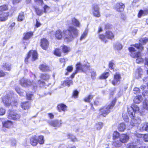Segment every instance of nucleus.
Masks as SVG:
<instances>
[{"instance_id": "nucleus-10", "label": "nucleus", "mask_w": 148, "mask_h": 148, "mask_svg": "<svg viewBox=\"0 0 148 148\" xmlns=\"http://www.w3.org/2000/svg\"><path fill=\"white\" fill-rule=\"evenodd\" d=\"M32 56V60H36L38 58V53L35 51L31 50L29 52L27 57L25 59V62L27 63L28 62V60Z\"/></svg>"}, {"instance_id": "nucleus-32", "label": "nucleus", "mask_w": 148, "mask_h": 148, "mask_svg": "<svg viewBox=\"0 0 148 148\" xmlns=\"http://www.w3.org/2000/svg\"><path fill=\"white\" fill-rule=\"evenodd\" d=\"M24 12H21L18 16V21H22L24 19Z\"/></svg>"}, {"instance_id": "nucleus-27", "label": "nucleus", "mask_w": 148, "mask_h": 148, "mask_svg": "<svg viewBox=\"0 0 148 148\" xmlns=\"http://www.w3.org/2000/svg\"><path fill=\"white\" fill-rule=\"evenodd\" d=\"M55 36L58 40L61 39L62 38V32L60 30H58L56 32Z\"/></svg>"}, {"instance_id": "nucleus-38", "label": "nucleus", "mask_w": 148, "mask_h": 148, "mask_svg": "<svg viewBox=\"0 0 148 148\" xmlns=\"http://www.w3.org/2000/svg\"><path fill=\"white\" fill-rule=\"evenodd\" d=\"M122 45L119 42L116 43L114 46L115 49L117 50H121L122 49Z\"/></svg>"}, {"instance_id": "nucleus-7", "label": "nucleus", "mask_w": 148, "mask_h": 148, "mask_svg": "<svg viewBox=\"0 0 148 148\" xmlns=\"http://www.w3.org/2000/svg\"><path fill=\"white\" fill-rule=\"evenodd\" d=\"M2 101L5 106H8L10 105L16 106L17 104V103L16 101L11 102L10 97L8 95H7L5 97H4L2 98Z\"/></svg>"}, {"instance_id": "nucleus-13", "label": "nucleus", "mask_w": 148, "mask_h": 148, "mask_svg": "<svg viewBox=\"0 0 148 148\" xmlns=\"http://www.w3.org/2000/svg\"><path fill=\"white\" fill-rule=\"evenodd\" d=\"M121 78L120 74L116 73L114 75V79L112 82V84L114 85L119 84L120 82Z\"/></svg>"}, {"instance_id": "nucleus-33", "label": "nucleus", "mask_w": 148, "mask_h": 148, "mask_svg": "<svg viewBox=\"0 0 148 148\" xmlns=\"http://www.w3.org/2000/svg\"><path fill=\"white\" fill-rule=\"evenodd\" d=\"M148 14V10L143 11L141 10L140 11L138 15L139 18H140L142 16Z\"/></svg>"}, {"instance_id": "nucleus-57", "label": "nucleus", "mask_w": 148, "mask_h": 148, "mask_svg": "<svg viewBox=\"0 0 148 148\" xmlns=\"http://www.w3.org/2000/svg\"><path fill=\"white\" fill-rule=\"evenodd\" d=\"M49 9V7L47 6L46 5H45L44 7V11L43 12L45 13H46L47 12V11Z\"/></svg>"}, {"instance_id": "nucleus-1", "label": "nucleus", "mask_w": 148, "mask_h": 148, "mask_svg": "<svg viewBox=\"0 0 148 148\" xmlns=\"http://www.w3.org/2000/svg\"><path fill=\"white\" fill-rule=\"evenodd\" d=\"M63 35L64 40L69 42L78 36V31L76 27L70 26L68 29L63 31Z\"/></svg>"}, {"instance_id": "nucleus-31", "label": "nucleus", "mask_w": 148, "mask_h": 148, "mask_svg": "<svg viewBox=\"0 0 148 148\" xmlns=\"http://www.w3.org/2000/svg\"><path fill=\"white\" fill-rule=\"evenodd\" d=\"M106 36L108 39H111L113 38L114 36L113 33L109 31L106 32Z\"/></svg>"}, {"instance_id": "nucleus-46", "label": "nucleus", "mask_w": 148, "mask_h": 148, "mask_svg": "<svg viewBox=\"0 0 148 148\" xmlns=\"http://www.w3.org/2000/svg\"><path fill=\"white\" fill-rule=\"evenodd\" d=\"M109 76V73L106 72L102 74L100 76L101 79H106Z\"/></svg>"}, {"instance_id": "nucleus-25", "label": "nucleus", "mask_w": 148, "mask_h": 148, "mask_svg": "<svg viewBox=\"0 0 148 148\" xmlns=\"http://www.w3.org/2000/svg\"><path fill=\"white\" fill-rule=\"evenodd\" d=\"M72 24L74 26L79 27L80 25V24L79 21L75 18H73L72 19Z\"/></svg>"}, {"instance_id": "nucleus-29", "label": "nucleus", "mask_w": 148, "mask_h": 148, "mask_svg": "<svg viewBox=\"0 0 148 148\" xmlns=\"http://www.w3.org/2000/svg\"><path fill=\"white\" fill-rule=\"evenodd\" d=\"M126 128V125L124 123H121L119 125L118 129L119 131H124Z\"/></svg>"}, {"instance_id": "nucleus-22", "label": "nucleus", "mask_w": 148, "mask_h": 148, "mask_svg": "<svg viewBox=\"0 0 148 148\" xmlns=\"http://www.w3.org/2000/svg\"><path fill=\"white\" fill-rule=\"evenodd\" d=\"M30 141L31 144L33 146L36 145L38 142L37 140V137L36 136L31 138Z\"/></svg>"}, {"instance_id": "nucleus-64", "label": "nucleus", "mask_w": 148, "mask_h": 148, "mask_svg": "<svg viewBox=\"0 0 148 148\" xmlns=\"http://www.w3.org/2000/svg\"><path fill=\"white\" fill-rule=\"evenodd\" d=\"M135 135L136 137H137L138 138H140L142 137L143 136V135L141 134H137V133L135 134Z\"/></svg>"}, {"instance_id": "nucleus-62", "label": "nucleus", "mask_w": 148, "mask_h": 148, "mask_svg": "<svg viewBox=\"0 0 148 148\" xmlns=\"http://www.w3.org/2000/svg\"><path fill=\"white\" fill-rule=\"evenodd\" d=\"M21 0H12V3L13 4H17L20 2Z\"/></svg>"}, {"instance_id": "nucleus-19", "label": "nucleus", "mask_w": 148, "mask_h": 148, "mask_svg": "<svg viewBox=\"0 0 148 148\" xmlns=\"http://www.w3.org/2000/svg\"><path fill=\"white\" fill-rule=\"evenodd\" d=\"M12 122L10 121H7L3 123V128H9L12 125Z\"/></svg>"}, {"instance_id": "nucleus-24", "label": "nucleus", "mask_w": 148, "mask_h": 148, "mask_svg": "<svg viewBox=\"0 0 148 148\" xmlns=\"http://www.w3.org/2000/svg\"><path fill=\"white\" fill-rule=\"evenodd\" d=\"M58 108L59 111H60L61 110L64 111L66 110L67 107L65 104L61 103L58 105Z\"/></svg>"}, {"instance_id": "nucleus-30", "label": "nucleus", "mask_w": 148, "mask_h": 148, "mask_svg": "<svg viewBox=\"0 0 148 148\" xmlns=\"http://www.w3.org/2000/svg\"><path fill=\"white\" fill-rule=\"evenodd\" d=\"M142 97L141 96L139 95L136 97L134 99V102L136 103H139L141 101Z\"/></svg>"}, {"instance_id": "nucleus-37", "label": "nucleus", "mask_w": 148, "mask_h": 148, "mask_svg": "<svg viewBox=\"0 0 148 148\" xmlns=\"http://www.w3.org/2000/svg\"><path fill=\"white\" fill-rule=\"evenodd\" d=\"M35 9L36 14L38 15H41L44 12L42 10H40L39 8H35Z\"/></svg>"}, {"instance_id": "nucleus-54", "label": "nucleus", "mask_w": 148, "mask_h": 148, "mask_svg": "<svg viewBox=\"0 0 148 148\" xmlns=\"http://www.w3.org/2000/svg\"><path fill=\"white\" fill-rule=\"evenodd\" d=\"M140 90L139 88L136 87L134 89V92L136 94H138L140 92Z\"/></svg>"}, {"instance_id": "nucleus-16", "label": "nucleus", "mask_w": 148, "mask_h": 148, "mask_svg": "<svg viewBox=\"0 0 148 148\" xmlns=\"http://www.w3.org/2000/svg\"><path fill=\"white\" fill-rule=\"evenodd\" d=\"M125 7V5L123 3L120 2L116 4V10L117 11L121 12L123 11Z\"/></svg>"}, {"instance_id": "nucleus-60", "label": "nucleus", "mask_w": 148, "mask_h": 148, "mask_svg": "<svg viewBox=\"0 0 148 148\" xmlns=\"http://www.w3.org/2000/svg\"><path fill=\"white\" fill-rule=\"evenodd\" d=\"M38 83L40 85V86H44L45 82L43 81H42L41 80H39L38 81Z\"/></svg>"}, {"instance_id": "nucleus-41", "label": "nucleus", "mask_w": 148, "mask_h": 148, "mask_svg": "<svg viewBox=\"0 0 148 148\" xmlns=\"http://www.w3.org/2000/svg\"><path fill=\"white\" fill-rule=\"evenodd\" d=\"M93 97L92 95H90L88 97L85 98L84 101L86 102H90V100L92 99Z\"/></svg>"}, {"instance_id": "nucleus-11", "label": "nucleus", "mask_w": 148, "mask_h": 148, "mask_svg": "<svg viewBox=\"0 0 148 148\" xmlns=\"http://www.w3.org/2000/svg\"><path fill=\"white\" fill-rule=\"evenodd\" d=\"M92 12L93 15L95 17H99L100 15L99 12V8L98 5L96 4H94L92 7Z\"/></svg>"}, {"instance_id": "nucleus-58", "label": "nucleus", "mask_w": 148, "mask_h": 148, "mask_svg": "<svg viewBox=\"0 0 148 148\" xmlns=\"http://www.w3.org/2000/svg\"><path fill=\"white\" fill-rule=\"evenodd\" d=\"M123 117L124 120L126 122L128 121V117L127 115L125 114L123 115Z\"/></svg>"}, {"instance_id": "nucleus-35", "label": "nucleus", "mask_w": 148, "mask_h": 148, "mask_svg": "<svg viewBox=\"0 0 148 148\" xmlns=\"http://www.w3.org/2000/svg\"><path fill=\"white\" fill-rule=\"evenodd\" d=\"M88 32V30L86 29L85 30L81 36L80 38V40L82 41V40L85 38L87 36Z\"/></svg>"}, {"instance_id": "nucleus-14", "label": "nucleus", "mask_w": 148, "mask_h": 148, "mask_svg": "<svg viewBox=\"0 0 148 148\" xmlns=\"http://www.w3.org/2000/svg\"><path fill=\"white\" fill-rule=\"evenodd\" d=\"M49 45L48 42L47 40L43 38L41 40V46L44 49H46Z\"/></svg>"}, {"instance_id": "nucleus-2", "label": "nucleus", "mask_w": 148, "mask_h": 148, "mask_svg": "<svg viewBox=\"0 0 148 148\" xmlns=\"http://www.w3.org/2000/svg\"><path fill=\"white\" fill-rule=\"evenodd\" d=\"M139 108L136 105H133L132 106L128 108V112L130 117L131 118L132 120L130 122V124L132 126H138V124L141 122V120L139 118H134L135 112H138Z\"/></svg>"}, {"instance_id": "nucleus-61", "label": "nucleus", "mask_w": 148, "mask_h": 148, "mask_svg": "<svg viewBox=\"0 0 148 148\" xmlns=\"http://www.w3.org/2000/svg\"><path fill=\"white\" fill-rule=\"evenodd\" d=\"M143 95L145 97L146 96H148V91L147 90L144 91L143 92Z\"/></svg>"}, {"instance_id": "nucleus-6", "label": "nucleus", "mask_w": 148, "mask_h": 148, "mask_svg": "<svg viewBox=\"0 0 148 148\" xmlns=\"http://www.w3.org/2000/svg\"><path fill=\"white\" fill-rule=\"evenodd\" d=\"M87 69L86 65L82 64L80 63H78L76 65V70L71 76V78H74L75 74L78 72H85Z\"/></svg>"}, {"instance_id": "nucleus-36", "label": "nucleus", "mask_w": 148, "mask_h": 148, "mask_svg": "<svg viewBox=\"0 0 148 148\" xmlns=\"http://www.w3.org/2000/svg\"><path fill=\"white\" fill-rule=\"evenodd\" d=\"M62 50L64 53H67L70 51V49L65 45H63L62 47Z\"/></svg>"}, {"instance_id": "nucleus-20", "label": "nucleus", "mask_w": 148, "mask_h": 148, "mask_svg": "<svg viewBox=\"0 0 148 148\" xmlns=\"http://www.w3.org/2000/svg\"><path fill=\"white\" fill-rule=\"evenodd\" d=\"M30 106V105L28 102H24L21 104V108L25 110L28 109Z\"/></svg>"}, {"instance_id": "nucleus-50", "label": "nucleus", "mask_w": 148, "mask_h": 148, "mask_svg": "<svg viewBox=\"0 0 148 148\" xmlns=\"http://www.w3.org/2000/svg\"><path fill=\"white\" fill-rule=\"evenodd\" d=\"M73 69V67L72 66H68L66 69V70L67 71V72L65 73V75H67L68 74V72H71L72 71Z\"/></svg>"}, {"instance_id": "nucleus-56", "label": "nucleus", "mask_w": 148, "mask_h": 148, "mask_svg": "<svg viewBox=\"0 0 148 148\" xmlns=\"http://www.w3.org/2000/svg\"><path fill=\"white\" fill-rule=\"evenodd\" d=\"M143 138L145 141H148V134H145L143 136Z\"/></svg>"}, {"instance_id": "nucleus-28", "label": "nucleus", "mask_w": 148, "mask_h": 148, "mask_svg": "<svg viewBox=\"0 0 148 148\" xmlns=\"http://www.w3.org/2000/svg\"><path fill=\"white\" fill-rule=\"evenodd\" d=\"M73 82L72 80L70 79L69 78L67 79L63 82V84L65 86H69L71 85H72Z\"/></svg>"}, {"instance_id": "nucleus-59", "label": "nucleus", "mask_w": 148, "mask_h": 148, "mask_svg": "<svg viewBox=\"0 0 148 148\" xmlns=\"http://www.w3.org/2000/svg\"><path fill=\"white\" fill-rule=\"evenodd\" d=\"M6 75V73L3 71L0 70V77H4Z\"/></svg>"}, {"instance_id": "nucleus-18", "label": "nucleus", "mask_w": 148, "mask_h": 148, "mask_svg": "<svg viewBox=\"0 0 148 148\" xmlns=\"http://www.w3.org/2000/svg\"><path fill=\"white\" fill-rule=\"evenodd\" d=\"M9 14L7 12H2L0 14V21H5L7 19Z\"/></svg>"}, {"instance_id": "nucleus-9", "label": "nucleus", "mask_w": 148, "mask_h": 148, "mask_svg": "<svg viewBox=\"0 0 148 148\" xmlns=\"http://www.w3.org/2000/svg\"><path fill=\"white\" fill-rule=\"evenodd\" d=\"M8 118L15 120H19L21 117V115L14 111H8Z\"/></svg>"}, {"instance_id": "nucleus-49", "label": "nucleus", "mask_w": 148, "mask_h": 148, "mask_svg": "<svg viewBox=\"0 0 148 148\" xmlns=\"http://www.w3.org/2000/svg\"><path fill=\"white\" fill-rule=\"evenodd\" d=\"M8 8L6 5L0 6V11L1 12L6 10Z\"/></svg>"}, {"instance_id": "nucleus-43", "label": "nucleus", "mask_w": 148, "mask_h": 148, "mask_svg": "<svg viewBox=\"0 0 148 148\" xmlns=\"http://www.w3.org/2000/svg\"><path fill=\"white\" fill-rule=\"evenodd\" d=\"M2 67L4 70L8 71L10 70V65L7 64H5L3 65Z\"/></svg>"}, {"instance_id": "nucleus-53", "label": "nucleus", "mask_w": 148, "mask_h": 148, "mask_svg": "<svg viewBox=\"0 0 148 148\" xmlns=\"http://www.w3.org/2000/svg\"><path fill=\"white\" fill-rule=\"evenodd\" d=\"M26 95L27 98L28 100L31 99L33 96V95L32 93H27Z\"/></svg>"}, {"instance_id": "nucleus-48", "label": "nucleus", "mask_w": 148, "mask_h": 148, "mask_svg": "<svg viewBox=\"0 0 148 148\" xmlns=\"http://www.w3.org/2000/svg\"><path fill=\"white\" fill-rule=\"evenodd\" d=\"M114 64L112 61H110L109 62V67L110 69H114Z\"/></svg>"}, {"instance_id": "nucleus-23", "label": "nucleus", "mask_w": 148, "mask_h": 148, "mask_svg": "<svg viewBox=\"0 0 148 148\" xmlns=\"http://www.w3.org/2000/svg\"><path fill=\"white\" fill-rule=\"evenodd\" d=\"M24 37L23 38V40H27L29 38L33 35V33L32 32H27L24 34Z\"/></svg>"}, {"instance_id": "nucleus-4", "label": "nucleus", "mask_w": 148, "mask_h": 148, "mask_svg": "<svg viewBox=\"0 0 148 148\" xmlns=\"http://www.w3.org/2000/svg\"><path fill=\"white\" fill-rule=\"evenodd\" d=\"M116 102V100H114L108 105L104 107L103 108L100 109V114L105 116L110 112L111 110L113 108Z\"/></svg>"}, {"instance_id": "nucleus-55", "label": "nucleus", "mask_w": 148, "mask_h": 148, "mask_svg": "<svg viewBox=\"0 0 148 148\" xmlns=\"http://www.w3.org/2000/svg\"><path fill=\"white\" fill-rule=\"evenodd\" d=\"M5 112V110L3 108L0 107V115H4Z\"/></svg>"}, {"instance_id": "nucleus-26", "label": "nucleus", "mask_w": 148, "mask_h": 148, "mask_svg": "<svg viewBox=\"0 0 148 148\" xmlns=\"http://www.w3.org/2000/svg\"><path fill=\"white\" fill-rule=\"evenodd\" d=\"M40 77L41 79L47 81L49 79L50 75L47 73H42L41 74Z\"/></svg>"}, {"instance_id": "nucleus-51", "label": "nucleus", "mask_w": 148, "mask_h": 148, "mask_svg": "<svg viewBox=\"0 0 148 148\" xmlns=\"http://www.w3.org/2000/svg\"><path fill=\"white\" fill-rule=\"evenodd\" d=\"M69 137L71 138L73 141H75L76 140V138L75 137L71 134H69L68 135Z\"/></svg>"}, {"instance_id": "nucleus-8", "label": "nucleus", "mask_w": 148, "mask_h": 148, "mask_svg": "<svg viewBox=\"0 0 148 148\" xmlns=\"http://www.w3.org/2000/svg\"><path fill=\"white\" fill-rule=\"evenodd\" d=\"M148 39L147 38H143L139 40V44H136L135 45H131V46H133L137 49L140 50H143V45L145 44L148 41Z\"/></svg>"}, {"instance_id": "nucleus-45", "label": "nucleus", "mask_w": 148, "mask_h": 148, "mask_svg": "<svg viewBox=\"0 0 148 148\" xmlns=\"http://www.w3.org/2000/svg\"><path fill=\"white\" fill-rule=\"evenodd\" d=\"M119 136V133L117 131H114L113 134V138L114 140L118 138Z\"/></svg>"}, {"instance_id": "nucleus-5", "label": "nucleus", "mask_w": 148, "mask_h": 148, "mask_svg": "<svg viewBox=\"0 0 148 148\" xmlns=\"http://www.w3.org/2000/svg\"><path fill=\"white\" fill-rule=\"evenodd\" d=\"M20 84L23 86L25 87L29 86L31 88H33L34 91L37 88L36 84L32 83L28 79H25L24 78L22 79L20 81Z\"/></svg>"}, {"instance_id": "nucleus-21", "label": "nucleus", "mask_w": 148, "mask_h": 148, "mask_svg": "<svg viewBox=\"0 0 148 148\" xmlns=\"http://www.w3.org/2000/svg\"><path fill=\"white\" fill-rule=\"evenodd\" d=\"M39 69L42 71H46L49 70V67L45 64H41Z\"/></svg>"}, {"instance_id": "nucleus-39", "label": "nucleus", "mask_w": 148, "mask_h": 148, "mask_svg": "<svg viewBox=\"0 0 148 148\" xmlns=\"http://www.w3.org/2000/svg\"><path fill=\"white\" fill-rule=\"evenodd\" d=\"M103 123L102 122H98L96 124L95 127L97 130H100L102 127Z\"/></svg>"}, {"instance_id": "nucleus-17", "label": "nucleus", "mask_w": 148, "mask_h": 148, "mask_svg": "<svg viewBox=\"0 0 148 148\" xmlns=\"http://www.w3.org/2000/svg\"><path fill=\"white\" fill-rule=\"evenodd\" d=\"M139 130L140 131H145L148 132V123H145L141 124Z\"/></svg>"}, {"instance_id": "nucleus-52", "label": "nucleus", "mask_w": 148, "mask_h": 148, "mask_svg": "<svg viewBox=\"0 0 148 148\" xmlns=\"http://www.w3.org/2000/svg\"><path fill=\"white\" fill-rule=\"evenodd\" d=\"M99 39L101 40L102 41H104L105 42V43L106 42V41L105 40V37L104 35L103 34H99Z\"/></svg>"}, {"instance_id": "nucleus-63", "label": "nucleus", "mask_w": 148, "mask_h": 148, "mask_svg": "<svg viewBox=\"0 0 148 148\" xmlns=\"http://www.w3.org/2000/svg\"><path fill=\"white\" fill-rule=\"evenodd\" d=\"M111 27V25L109 24H107L105 25V28L106 29H110Z\"/></svg>"}, {"instance_id": "nucleus-12", "label": "nucleus", "mask_w": 148, "mask_h": 148, "mask_svg": "<svg viewBox=\"0 0 148 148\" xmlns=\"http://www.w3.org/2000/svg\"><path fill=\"white\" fill-rule=\"evenodd\" d=\"M49 124L55 127H58L61 126L62 123L61 120H55L51 121L49 122Z\"/></svg>"}, {"instance_id": "nucleus-47", "label": "nucleus", "mask_w": 148, "mask_h": 148, "mask_svg": "<svg viewBox=\"0 0 148 148\" xmlns=\"http://www.w3.org/2000/svg\"><path fill=\"white\" fill-rule=\"evenodd\" d=\"M79 92L77 90H75L73 93V96L75 98H77L78 97Z\"/></svg>"}, {"instance_id": "nucleus-42", "label": "nucleus", "mask_w": 148, "mask_h": 148, "mask_svg": "<svg viewBox=\"0 0 148 148\" xmlns=\"http://www.w3.org/2000/svg\"><path fill=\"white\" fill-rule=\"evenodd\" d=\"M54 54L57 56H61V52L60 49H56L54 52Z\"/></svg>"}, {"instance_id": "nucleus-40", "label": "nucleus", "mask_w": 148, "mask_h": 148, "mask_svg": "<svg viewBox=\"0 0 148 148\" xmlns=\"http://www.w3.org/2000/svg\"><path fill=\"white\" fill-rule=\"evenodd\" d=\"M38 142L40 144H42L44 142V136H39L38 139Z\"/></svg>"}, {"instance_id": "nucleus-44", "label": "nucleus", "mask_w": 148, "mask_h": 148, "mask_svg": "<svg viewBox=\"0 0 148 148\" xmlns=\"http://www.w3.org/2000/svg\"><path fill=\"white\" fill-rule=\"evenodd\" d=\"M137 146L134 143H131L128 144L127 148H137Z\"/></svg>"}, {"instance_id": "nucleus-15", "label": "nucleus", "mask_w": 148, "mask_h": 148, "mask_svg": "<svg viewBox=\"0 0 148 148\" xmlns=\"http://www.w3.org/2000/svg\"><path fill=\"white\" fill-rule=\"evenodd\" d=\"M129 139V136L127 134H123L120 138V141L122 143H125L128 141Z\"/></svg>"}, {"instance_id": "nucleus-3", "label": "nucleus", "mask_w": 148, "mask_h": 148, "mask_svg": "<svg viewBox=\"0 0 148 148\" xmlns=\"http://www.w3.org/2000/svg\"><path fill=\"white\" fill-rule=\"evenodd\" d=\"M128 49L131 53V56L134 58H137L136 62L137 63H140L143 61V59L141 58V54L140 52H136L135 49L132 47H129Z\"/></svg>"}, {"instance_id": "nucleus-34", "label": "nucleus", "mask_w": 148, "mask_h": 148, "mask_svg": "<svg viewBox=\"0 0 148 148\" xmlns=\"http://www.w3.org/2000/svg\"><path fill=\"white\" fill-rule=\"evenodd\" d=\"M143 107L146 110H148V100L145 99L143 101Z\"/></svg>"}]
</instances>
